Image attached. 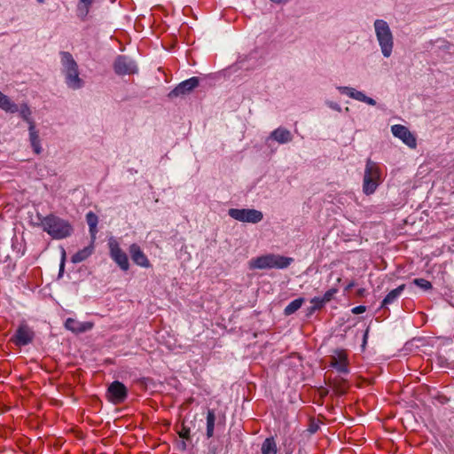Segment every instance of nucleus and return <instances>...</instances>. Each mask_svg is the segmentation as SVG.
Returning a JSON list of instances; mask_svg holds the SVG:
<instances>
[{
	"instance_id": "f257e3e1",
	"label": "nucleus",
	"mask_w": 454,
	"mask_h": 454,
	"mask_svg": "<svg viewBox=\"0 0 454 454\" xmlns=\"http://www.w3.org/2000/svg\"><path fill=\"white\" fill-rule=\"evenodd\" d=\"M40 225L43 231L53 239H66L70 237L74 231V228L69 221L55 214H49L43 217Z\"/></svg>"
},
{
	"instance_id": "f03ea898",
	"label": "nucleus",
	"mask_w": 454,
	"mask_h": 454,
	"mask_svg": "<svg viewBox=\"0 0 454 454\" xmlns=\"http://www.w3.org/2000/svg\"><path fill=\"white\" fill-rule=\"evenodd\" d=\"M60 56L67 85L73 90L82 88L83 86V81L79 76L78 65L72 54L68 51H61Z\"/></svg>"
},
{
	"instance_id": "7ed1b4c3",
	"label": "nucleus",
	"mask_w": 454,
	"mask_h": 454,
	"mask_svg": "<svg viewBox=\"0 0 454 454\" xmlns=\"http://www.w3.org/2000/svg\"><path fill=\"white\" fill-rule=\"evenodd\" d=\"M293 262V258L286 257L279 254H269L256 258H253L249 262V268L254 269H285L287 268Z\"/></svg>"
},
{
	"instance_id": "20e7f679",
	"label": "nucleus",
	"mask_w": 454,
	"mask_h": 454,
	"mask_svg": "<svg viewBox=\"0 0 454 454\" xmlns=\"http://www.w3.org/2000/svg\"><path fill=\"white\" fill-rule=\"evenodd\" d=\"M380 183L381 169L379 164L368 159L366 160L363 180V192L366 195H371L376 191Z\"/></svg>"
},
{
	"instance_id": "39448f33",
	"label": "nucleus",
	"mask_w": 454,
	"mask_h": 454,
	"mask_svg": "<svg viewBox=\"0 0 454 454\" xmlns=\"http://www.w3.org/2000/svg\"><path fill=\"white\" fill-rule=\"evenodd\" d=\"M375 33L381 48L382 54L388 58L393 50V35L389 26L383 20H376L374 22Z\"/></svg>"
},
{
	"instance_id": "423d86ee",
	"label": "nucleus",
	"mask_w": 454,
	"mask_h": 454,
	"mask_svg": "<svg viewBox=\"0 0 454 454\" xmlns=\"http://www.w3.org/2000/svg\"><path fill=\"white\" fill-rule=\"evenodd\" d=\"M35 338V333L31 326L26 321L19 324L9 342L14 344L18 348L32 344Z\"/></svg>"
},
{
	"instance_id": "0eeeda50",
	"label": "nucleus",
	"mask_w": 454,
	"mask_h": 454,
	"mask_svg": "<svg viewBox=\"0 0 454 454\" xmlns=\"http://www.w3.org/2000/svg\"><path fill=\"white\" fill-rule=\"evenodd\" d=\"M109 254L112 260L123 271L129 270V262L127 254L121 247L119 242L114 238H110L107 243Z\"/></svg>"
},
{
	"instance_id": "6e6552de",
	"label": "nucleus",
	"mask_w": 454,
	"mask_h": 454,
	"mask_svg": "<svg viewBox=\"0 0 454 454\" xmlns=\"http://www.w3.org/2000/svg\"><path fill=\"white\" fill-rule=\"evenodd\" d=\"M228 213L231 218L243 223H257L263 217L261 211L250 208H231Z\"/></svg>"
},
{
	"instance_id": "1a4fd4ad",
	"label": "nucleus",
	"mask_w": 454,
	"mask_h": 454,
	"mask_svg": "<svg viewBox=\"0 0 454 454\" xmlns=\"http://www.w3.org/2000/svg\"><path fill=\"white\" fill-rule=\"evenodd\" d=\"M330 365L335 368L339 372H349L348 355L346 349H335L331 356Z\"/></svg>"
},
{
	"instance_id": "9d476101",
	"label": "nucleus",
	"mask_w": 454,
	"mask_h": 454,
	"mask_svg": "<svg viewBox=\"0 0 454 454\" xmlns=\"http://www.w3.org/2000/svg\"><path fill=\"white\" fill-rule=\"evenodd\" d=\"M127 395V387L118 380L114 381L107 388L108 400L114 404L121 403Z\"/></svg>"
},
{
	"instance_id": "9b49d317",
	"label": "nucleus",
	"mask_w": 454,
	"mask_h": 454,
	"mask_svg": "<svg viewBox=\"0 0 454 454\" xmlns=\"http://www.w3.org/2000/svg\"><path fill=\"white\" fill-rule=\"evenodd\" d=\"M114 72L119 75L133 74L137 72V66L126 56H118L114 63Z\"/></svg>"
},
{
	"instance_id": "f8f14e48",
	"label": "nucleus",
	"mask_w": 454,
	"mask_h": 454,
	"mask_svg": "<svg viewBox=\"0 0 454 454\" xmlns=\"http://www.w3.org/2000/svg\"><path fill=\"white\" fill-rule=\"evenodd\" d=\"M129 253L130 254L132 262L136 265L145 269L152 267L150 260L148 259L147 255L145 254V252L138 244H131L129 247Z\"/></svg>"
},
{
	"instance_id": "ddd939ff",
	"label": "nucleus",
	"mask_w": 454,
	"mask_h": 454,
	"mask_svg": "<svg viewBox=\"0 0 454 454\" xmlns=\"http://www.w3.org/2000/svg\"><path fill=\"white\" fill-rule=\"evenodd\" d=\"M393 135L401 139L405 145L411 148L417 146V140L413 134L403 125L395 124L391 127Z\"/></svg>"
},
{
	"instance_id": "4468645a",
	"label": "nucleus",
	"mask_w": 454,
	"mask_h": 454,
	"mask_svg": "<svg viewBox=\"0 0 454 454\" xmlns=\"http://www.w3.org/2000/svg\"><path fill=\"white\" fill-rule=\"evenodd\" d=\"M199 78L198 77H192L190 79H187L181 83H179L174 90H172L168 97L170 98H176L179 96L185 95L189 92H191L193 89L198 87L199 85Z\"/></svg>"
},
{
	"instance_id": "2eb2a0df",
	"label": "nucleus",
	"mask_w": 454,
	"mask_h": 454,
	"mask_svg": "<svg viewBox=\"0 0 454 454\" xmlns=\"http://www.w3.org/2000/svg\"><path fill=\"white\" fill-rule=\"evenodd\" d=\"M65 327L74 333H82L92 329L93 323L79 322L74 318L68 317L65 322Z\"/></svg>"
},
{
	"instance_id": "dca6fc26",
	"label": "nucleus",
	"mask_w": 454,
	"mask_h": 454,
	"mask_svg": "<svg viewBox=\"0 0 454 454\" xmlns=\"http://www.w3.org/2000/svg\"><path fill=\"white\" fill-rule=\"evenodd\" d=\"M329 386L333 388L334 393L338 395H345L348 388L349 384L347 380L337 376L329 381Z\"/></svg>"
},
{
	"instance_id": "f3484780",
	"label": "nucleus",
	"mask_w": 454,
	"mask_h": 454,
	"mask_svg": "<svg viewBox=\"0 0 454 454\" xmlns=\"http://www.w3.org/2000/svg\"><path fill=\"white\" fill-rule=\"evenodd\" d=\"M94 240L92 239L88 247L77 251L71 257L73 263H79L88 259L94 252Z\"/></svg>"
},
{
	"instance_id": "a211bd4d",
	"label": "nucleus",
	"mask_w": 454,
	"mask_h": 454,
	"mask_svg": "<svg viewBox=\"0 0 454 454\" xmlns=\"http://www.w3.org/2000/svg\"><path fill=\"white\" fill-rule=\"evenodd\" d=\"M270 137L279 144L290 142L293 138L291 132L284 128L276 129L271 132Z\"/></svg>"
},
{
	"instance_id": "6ab92c4d",
	"label": "nucleus",
	"mask_w": 454,
	"mask_h": 454,
	"mask_svg": "<svg viewBox=\"0 0 454 454\" xmlns=\"http://www.w3.org/2000/svg\"><path fill=\"white\" fill-rule=\"evenodd\" d=\"M29 139H30L31 146H32L34 152L36 154L41 153L42 147H41V144H40V138H39L38 132L35 130L34 122H30Z\"/></svg>"
},
{
	"instance_id": "aec40b11",
	"label": "nucleus",
	"mask_w": 454,
	"mask_h": 454,
	"mask_svg": "<svg viewBox=\"0 0 454 454\" xmlns=\"http://www.w3.org/2000/svg\"><path fill=\"white\" fill-rule=\"evenodd\" d=\"M0 108L7 113H17L19 111L18 106L13 103L10 98L0 91Z\"/></svg>"
},
{
	"instance_id": "412c9836",
	"label": "nucleus",
	"mask_w": 454,
	"mask_h": 454,
	"mask_svg": "<svg viewBox=\"0 0 454 454\" xmlns=\"http://www.w3.org/2000/svg\"><path fill=\"white\" fill-rule=\"evenodd\" d=\"M86 221L89 225L90 233L91 236V239L95 240L96 235L98 233V215L93 213L92 211H90L86 214Z\"/></svg>"
},
{
	"instance_id": "4be33fe9",
	"label": "nucleus",
	"mask_w": 454,
	"mask_h": 454,
	"mask_svg": "<svg viewBox=\"0 0 454 454\" xmlns=\"http://www.w3.org/2000/svg\"><path fill=\"white\" fill-rule=\"evenodd\" d=\"M404 289L405 285L402 284L398 287L391 290L383 299L381 307H386L387 305L392 304L401 295Z\"/></svg>"
},
{
	"instance_id": "5701e85b",
	"label": "nucleus",
	"mask_w": 454,
	"mask_h": 454,
	"mask_svg": "<svg viewBox=\"0 0 454 454\" xmlns=\"http://www.w3.org/2000/svg\"><path fill=\"white\" fill-rule=\"evenodd\" d=\"M93 4V0H79L77 6H76V12L79 18H81L82 20H84L90 10V7Z\"/></svg>"
},
{
	"instance_id": "b1692460",
	"label": "nucleus",
	"mask_w": 454,
	"mask_h": 454,
	"mask_svg": "<svg viewBox=\"0 0 454 454\" xmlns=\"http://www.w3.org/2000/svg\"><path fill=\"white\" fill-rule=\"evenodd\" d=\"M262 454H277L278 447L273 437L266 438L261 447Z\"/></svg>"
},
{
	"instance_id": "393cba45",
	"label": "nucleus",
	"mask_w": 454,
	"mask_h": 454,
	"mask_svg": "<svg viewBox=\"0 0 454 454\" xmlns=\"http://www.w3.org/2000/svg\"><path fill=\"white\" fill-rule=\"evenodd\" d=\"M207 437L209 439L213 437L215 431V413L214 410H208L207 412Z\"/></svg>"
},
{
	"instance_id": "a878e982",
	"label": "nucleus",
	"mask_w": 454,
	"mask_h": 454,
	"mask_svg": "<svg viewBox=\"0 0 454 454\" xmlns=\"http://www.w3.org/2000/svg\"><path fill=\"white\" fill-rule=\"evenodd\" d=\"M304 298H298L291 301L284 309V314L286 316H290L295 313L298 309H301L302 304L304 303Z\"/></svg>"
},
{
	"instance_id": "bb28decb",
	"label": "nucleus",
	"mask_w": 454,
	"mask_h": 454,
	"mask_svg": "<svg viewBox=\"0 0 454 454\" xmlns=\"http://www.w3.org/2000/svg\"><path fill=\"white\" fill-rule=\"evenodd\" d=\"M176 433L180 438L184 440L190 441L191 440V430L190 427L185 425L184 422H182L180 426L176 427Z\"/></svg>"
},
{
	"instance_id": "cd10ccee",
	"label": "nucleus",
	"mask_w": 454,
	"mask_h": 454,
	"mask_svg": "<svg viewBox=\"0 0 454 454\" xmlns=\"http://www.w3.org/2000/svg\"><path fill=\"white\" fill-rule=\"evenodd\" d=\"M310 303L312 304L311 308L309 309V313H313L316 310L322 309L325 302L323 301L322 297H314L310 300Z\"/></svg>"
},
{
	"instance_id": "c85d7f7f",
	"label": "nucleus",
	"mask_w": 454,
	"mask_h": 454,
	"mask_svg": "<svg viewBox=\"0 0 454 454\" xmlns=\"http://www.w3.org/2000/svg\"><path fill=\"white\" fill-rule=\"evenodd\" d=\"M414 285L417 286L422 288L423 290H430L432 289L433 286L430 281L425 279V278H415L413 280Z\"/></svg>"
},
{
	"instance_id": "c756f323",
	"label": "nucleus",
	"mask_w": 454,
	"mask_h": 454,
	"mask_svg": "<svg viewBox=\"0 0 454 454\" xmlns=\"http://www.w3.org/2000/svg\"><path fill=\"white\" fill-rule=\"evenodd\" d=\"M345 90H347V94L352 98H355L359 101H362L365 98V95L361 91H358L352 88H345Z\"/></svg>"
},
{
	"instance_id": "7c9ffc66",
	"label": "nucleus",
	"mask_w": 454,
	"mask_h": 454,
	"mask_svg": "<svg viewBox=\"0 0 454 454\" xmlns=\"http://www.w3.org/2000/svg\"><path fill=\"white\" fill-rule=\"evenodd\" d=\"M20 114L22 117V119L25 120L26 121H27L29 124H30V122H33L30 120L31 111L27 105L21 106V107L20 109Z\"/></svg>"
},
{
	"instance_id": "2f4dec72",
	"label": "nucleus",
	"mask_w": 454,
	"mask_h": 454,
	"mask_svg": "<svg viewBox=\"0 0 454 454\" xmlns=\"http://www.w3.org/2000/svg\"><path fill=\"white\" fill-rule=\"evenodd\" d=\"M338 293V288L336 287H333V288H330L329 290H327L324 296L322 297L323 298V301L325 302V304L329 301H331L334 295Z\"/></svg>"
},
{
	"instance_id": "473e14b6",
	"label": "nucleus",
	"mask_w": 454,
	"mask_h": 454,
	"mask_svg": "<svg viewBox=\"0 0 454 454\" xmlns=\"http://www.w3.org/2000/svg\"><path fill=\"white\" fill-rule=\"evenodd\" d=\"M365 310H366V307L364 305H359V306L354 307L351 309L352 313L355 315L362 314V313L365 312Z\"/></svg>"
},
{
	"instance_id": "72a5a7b5",
	"label": "nucleus",
	"mask_w": 454,
	"mask_h": 454,
	"mask_svg": "<svg viewBox=\"0 0 454 454\" xmlns=\"http://www.w3.org/2000/svg\"><path fill=\"white\" fill-rule=\"evenodd\" d=\"M362 102H365L368 105H372V106H374L376 104L374 99H372V98H369L367 96H365V98L364 100H362Z\"/></svg>"
},
{
	"instance_id": "f704fd0d",
	"label": "nucleus",
	"mask_w": 454,
	"mask_h": 454,
	"mask_svg": "<svg viewBox=\"0 0 454 454\" xmlns=\"http://www.w3.org/2000/svg\"><path fill=\"white\" fill-rule=\"evenodd\" d=\"M356 294H357L358 296H364V294H365V289L364 288H360V289L357 290Z\"/></svg>"
},
{
	"instance_id": "c9c22d12",
	"label": "nucleus",
	"mask_w": 454,
	"mask_h": 454,
	"mask_svg": "<svg viewBox=\"0 0 454 454\" xmlns=\"http://www.w3.org/2000/svg\"><path fill=\"white\" fill-rule=\"evenodd\" d=\"M270 1L273 3H276V4H281L283 2H286V0H270Z\"/></svg>"
},
{
	"instance_id": "e433bc0d",
	"label": "nucleus",
	"mask_w": 454,
	"mask_h": 454,
	"mask_svg": "<svg viewBox=\"0 0 454 454\" xmlns=\"http://www.w3.org/2000/svg\"><path fill=\"white\" fill-rule=\"evenodd\" d=\"M354 282L349 283L348 286H347V289H350L351 287L354 286Z\"/></svg>"
},
{
	"instance_id": "4c0bfd02",
	"label": "nucleus",
	"mask_w": 454,
	"mask_h": 454,
	"mask_svg": "<svg viewBox=\"0 0 454 454\" xmlns=\"http://www.w3.org/2000/svg\"><path fill=\"white\" fill-rule=\"evenodd\" d=\"M367 334H368V330L364 333V343L366 342Z\"/></svg>"
},
{
	"instance_id": "58836bf2",
	"label": "nucleus",
	"mask_w": 454,
	"mask_h": 454,
	"mask_svg": "<svg viewBox=\"0 0 454 454\" xmlns=\"http://www.w3.org/2000/svg\"><path fill=\"white\" fill-rule=\"evenodd\" d=\"M39 3H43L45 0H37Z\"/></svg>"
},
{
	"instance_id": "ea45409f",
	"label": "nucleus",
	"mask_w": 454,
	"mask_h": 454,
	"mask_svg": "<svg viewBox=\"0 0 454 454\" xmlns=\"http://www.w3.org/2000/svg\"><path fill=\"white\" fill-rule=\"evenodd\" d=\"M183 446H184V449H185V447H186L185 442H183Z\"/></svg>"
}]
</instances>
